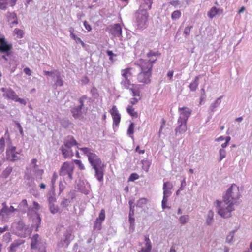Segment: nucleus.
Segmentation results:
<instances>
[{
  "instance_id": "39",
  "label": "nucleus",
  "mask_w": 252,
  "mask_h": 252,
  "mask_svg": "<svg viewBox=\"0 0 252 252\" xmlns=\"http://www.w3.org/2000/svg\"><path fill=\"white\" fill-rule=\"evenodd\" d=\"M105 218V212L104 209H101L99 214V217L96 219L97 221L102 222Z\"/></svg>"
},
{
  "instance_id": "47",
  "label": "nucleus",
  "mask_w": 252,
  "mask_h": 252,
  "mask_svg": "<svg viewBox=\"0 0 252 252\" xmlns=\"http://www.w3.org/2000/svg\"><path fill=\"white\" fill-rule=\"evenodd\" d=\"M2 205L3 208L0 210V216H3L4 213H8V207L6 205V203H3Z\"/></svg>"
},
{
  "instance_id": "3",
  "label": "nucleus",
  "mask_w": 252,
  "mask_h": 252,
  "mask_svg": "<svg viewBox=\"0 0 252 252\" xmlns=\"http://www.w3.org/2000/svg\"><path fill=\"white\" fill-rule=\"evenodd\" d=\"M136 23L139 29L145 28L148 22V14L146 10L140 6L139 9L135 13Z\"/></svg>"
},
{
  "instance_id": "6",
  "label": "nucleus",
  "mask_w": 252,
  "mask_h": 252,
  "mask_svg": "<svg viewBox=\"0 0 252 252\" xmlns=\"http://www.w3.org/2000/svg\"><path fill=\"white\" fill-rule=\"evenodd\" d=\"M156 60V59L149 60L140 59L134 62V64L140 69L141 71L152 72L153 63Z\"/></svg>"
},
{
  "instance_id": "48",
  "label": "nucleus",
  "mask_w": 252,
  "mask_h": 252,
  "mask_svg": "<svg viewBox=\"0 0 252 252\" xmlns=\"http://www.w3.org/2000/svg\"><path fill=\"white\" fill-rule=\"evenodd\" d=\"M173 186L172 184L170 182H164L163 184V189H166L168 190H171Z\"/></svg>"
},
{
  "instance_id": "19",
  "label": "nucleus",
  "mask_w": 252,
  "mask_h": 252,
  "mask_svg": "<svg viewBox=\"0 0 252 252\" xmlns=\"http://www.w3.org/2000/svg\"><path fill=\"white\" fill-rule=\"evenodd\" d=\"M163 189V199L162 200V207L163 209L165 208H169L168 206H166V204L167 202L168 198L171 195L172 192L170 190H168L166 189Z\"/></svg>"
},
{
  "instance_id": "21",
  "label": "nucleus",
  "mask_w": 252,
  "mask_h": 252,
  "mask_svg": "<svg viewBox=\"0 0 252 252\" xmlns=\"http://www.w3.org/2000/svg\"><path fill=\"white\" fill-rule=\"evenodd\" d=\"M222 13V10L218 9L216 7H212L208 13V17L212 19L217 14H220Z\"/></svg>"
},
{
  "instance_id": "37",
  "label": "nucleus",
  "mask_w": 252,
  "mask_h": 252,
  "mask_svg": "<svg viewBox=\"0 0 252 252\" xmlns=\"http://www.w3.org/2000/svg\"><path fill=\"white\" fill-rule=\"evenodd\" d=\"M181 12L180 10H175L171 14V18L173 20H176L180 18Z\"/></svg>"
},
{
  "instance_id": "58",
  "label": "nucleus",
  "mask_w": 252,
  "mask_h": 252,
  "mask_svg": "<svg viewBox=\"0 0 252 252\" xmlns=\"http://www.w3.org/2000/svg\"><path fill=\"white\" fill-rule=\"evenodd\" d=\"M235 231H232L230 232L229 234V235L226 237V241L228 243H231L233 240V238L234 237Z\"/></svg>"
},
{
  "instance_id": "33",
  "label": "nucleus",
  "mask_w": 252,
  "mask_h": 252,
  "mask_svg": "<svg viewBox=\"0 0 252 252\" xmlns=\"http://www.w3.org/2000/svg\"><path fill=\"white\" fill-rule=\"evenodd\" d=\"M19 207L23 213L26 212V209L28 208L27 201L26 199H23L19 204Z\"/></svg>"
},
{
  "instance_id": "11",
  "label": "nucleus",
  "mask_w": 252,
  "mask_h": 252,
  "mask_svg": "<svg viewBox=\"0 0 252 252\" xmlns=\"http://www.w3.org/2000/svg\"><path fill=\"white\" fill-rule=\"evenodd\" d=\"M179 111L180 112V115L178 118V121L187 122L188 118L189 117L192 111L189 108L180 107Z\"/></svg>"
},
{
  "instance_id": "62",
  "label": "nucleus",
  "mask_w": 252,
  "mask_h": 252,
  "mask_svg": "<svg viewBox=\"0 0 252 252\" xmlns=\"http://www.w3.org/2000/svg\"><path fill=\"white\" fill-rule=\"evenodd\" d=\"M139 178V176L136 173H132L130 175L129 178V181H134V180L138 179Z\"/></svg>"
},
{
  "instance_id": "13",
  "label": "nucleus",
  "mask_w": 252,
  "mask_h": 252,
  "mask_svg": "<svg viewBox=\"0 0 252 252\" xmlns=\"http://www.w3.org/2000/svg\"><path fill=\"white\" fill-rule=\"evenodd\" d=\"M1 90L3 92V96L8 99L14 100L17 95L15 92L10 88H2Z\"/></svg>"
},
{
  "instance_id": "10",
  "label": "nucleus",
  "mask_w": 252,
  "mask_h": 252,
  "mask_svg": "<svg viewBox=\"0 0 252 252\" xmlns=\"http://www.w3.org/2000/svg\"><path fill=\"white\" fill-rule=\"evenodd\" d=\"M63 237V240H61L57 244L59 248H62L64 246H65V247H68L71 241L73 238L72 235V231L70 229L66 230L64 233Z\"/></svg>"
},
{
  "instance_id": "12",
  "label": "nucleus",
  "mask_w": 252,
  "mask_h": 252,
  "mask_svg": "<svg viewBox=\"0 0 252 252\" xmlns=\"http://www.w3.org/2000/svg\"><path fill=\"white\" fill-rule=\"evenodd\" d=\"M151 75V72L141 71L138 74L137 79L139 82L147 84L150 83Z\"/></svg>"
},
{
  "instance_id": "46",
  "label": "nucleus",
  "mask_w": 252,
  "mask_h": 252,
  "mask_svg": "<svg viewBox=\"0 0 252 252\" xmlns=\"http://www.w3.org/2000/svg\"><path fill=\"white\" fill-rule=\"evenodd\" d=\"M220 157L219 161H221L226 156V151L224 149H220L219 150Z\"/></svg>"
},
{
  "instance_id": "29",
  "label": "nucleus",
  "mask_w": 252,
  "mask_h": 252,
  "mask_svg": "<svg viewBox=\"0 0 252 252\" xmlns=\"http://www.w3.org/2000/svg\"><path fill=\"white\" fill-rule=\"evenodd\" d=\"M55 75L53 78L56 80V85L59 86H62L63 85V80H62L60 76V73L59 71L55 73Z\"/></svg>"
},
{
  "instance_id": "55",
  "label": "nucleus",
  "mask_w": 252,
  "mask_h": 252,
  "mask_svg": "<svg viewBox=\"0 0 252 252\" xmlns=\"http://www.w3.org/2000/svg\"><path fill=\"white\" fill-rule=\"evenodd\" d=\"M160 54L158 52H154L153 51L150 50L149 52L147 54V56L148 58H150L153 56L157 57L159 56Z\"/></svg>"
},
{
  "instance_id": "9",
  "label": "nucleus",
  "mask_w": 252,
  "mask_h": 252,
  "mask_svg": "<svg viewBox=\"0 0 252 252\" xmlns=\"http://www.w3.org/2000/svg\"><path fill=\"white\" fill-rule=\"evenodd\" d=\"M19 152L16 151V147L11 145V142L8 144L6 151V158L11 161H14L19 159L20 158L18 156L19 154Z\"/></svg>"
},
{
  "instance_id": "2",
  "label": "nucleus",
  "mask_w": 252,
  "mask_h": 252,
  "mask_svg": "<svg viewBox=\"0 0 252 252\" xmlns=\"http://www.w3.org/2000/svg\"><path fill=\"white\" fill-rule=\"evenodd\" d=\"M77 148L88 157V161L92 169L94 170V177L99 182L102 183L104 180V167L105 166L100 158L93 152L92 149L89 148H79L78 146Z\"/></svg>"
},
{
  "instance_id": "23",
  "label": "nucleus",
  "mask_w": 252,
  "mask_h": 252,
  "mask_svg": "<svg viewBox=\"0 0 252 252\" xmlns=\"http://www.w3.org/2000/svg\"><path fill=\"white\" fill-rule=\"evenodd\" d=\"M214 213L212 210H209L206 215V223L208 225H211L214 222Z\"/></svg>"
},
{
  "instance_id": "20",
  "label": "nucleus",
  "mask_w": 252,
  "mask_h": 252,
  "mask_svg": "<svg viewBox=\"0 0 252 252\" xmlns=\"http://www.w3.org/2000/svg\"><path fill=\"white\" fill-rule=\"evenodd\" d=\"M83 108H80L79 106H76L73 107L71 110V112L72 113V116L75 119H78L79 118L82 114V110Z\"/></svg>"
},
{
  "instance_id": "54",
  "label": "nucleus",
  "mask_w": 252,
  "mask_h": 252,
  "mask_svg": "<svg viewBox=\"0 0 252 252\" xmlns=\"http://www.w3.org/2000/svg\"><path fill=\"white\" fill-rule=\"evenodd\" d=\"M142 163L143 164V168L145 171H147L149 169V167L150 165V162L147 160H142Z\"/></svg>"
},
{
  "instance_id": "25",
  "label": "nucleus",
  "mask_w": 252,
  "mask_h": 252,
  "mask_svg": "<svg viewBox=\"0 0 252 252\" xmlns=\"http://www.w3.org/2000/svg\"><path fill=\"white\" fill-rule=\"evenodd\" d=\"M122 76L123 80H130L132 73L130 68H126L122 70Z\"/></svg>"
},
{
  "instance_id": "64",
  "label": "nucleus",
  "mask_w": 252,
  "mask_h": 252,
  "mask_svg": "<svg viewBox=\"0 0 252 252\" xmlns=\"http://www.w3.org/2000/svg\"><path fill=\"white\" fill-rule=\"evenodd\" d=\"M15 33L18 35L20 38L22 37L23 36V31L19 29H15L14 30Z\"/></svg>"
},
{
  "instance_id": "53",
  "label": "nucleus",
  "mask_w": 252,
  "mask_h": 252,
  "mask_svg": "<svg viewBox=\"0 0 252 252\" xmlns=\"http://www.w3.org/2000/svg\"><path fill=\"white\" fill-rule=\"evenodd\" d=\"M134 124L133 123H131L129 126L128 130H127V134L128 135H132L134 133Z\"/></svg>"
},
{
  "instance_id": "35",
  "label": "nucleus",
  "mask_w": 252,
  "mask_h": 252,
  "mask_svg": "<svg viewBox=\"0 0 252 252\" xmlns=\"http://www.w3.org/2000/svg\"><path fill=\"white\" fill-rule=\"evenodd\" d=\"M127 113L132 117H137L138 116L137 112L134 111V108L132 106L128 105L126 108Z\"/></svg>"
},
{
  "instance_id": "40",
  "label": "nucleus",
  "mask_w": 252,
  "mask_h": 252,
  "mask_svg": "<svg viewBox=\"0 0 252 252\" xmlns=\"http://www.w3.org/2000/svg\"><path fill=\"white\" fill-rule=\"evenodd\" d=\"M88 99V97L86 95H82L81 97H80L78 99V102L80 103V105L78 106L80 107V108H83L84 107V103L85 100H86Z\"/></svg>"
},
{
  "instance_id": "15",
  "label": "nucleus",
  "mask_w": 252,
  "mask_h": 252,
  "mask_svg": "<svg viewBox=\"0 0 252 252\" xmlns=\"http://www.w3.org/2000/svg\"><path fill=\"white\" fill-rule=\"evenodd\" d=\"M111 114L113 120V126H118L121 120V116L115 106H113L111 110Z\"/></svg>"
},
{
  "instance_id": "36",
  "label": "nucleus",
  "mask_w": 252,
  "mask_h": 252,
  "mask_svg": "<svg viewBox=\"0 0 252 252\" xmlns=\"http://www.w3.org/2000/svg\"><path fill=\"white\" fill-rule=\"evenodd\" d=\"M147 200L146 198H140L137 201L136 206H137V207H138L140 208H143L145 206V205L147 203Z\"/></svg>"
},
{
  "instance_id": "17",
  "label": "nucleus",
  "mask_w": 252,
  "mask_h": 252,
  "mask_svg": "<svg viewBox=\"0 0 252 252\" xmlns=\"http://www.w3.org/2000/svg\"><path fill=\"white\" fill-rule=\"evenodd\" d=\"M178 123L179 124V126L177 127L175 130V134L177 136L178 134H182V133H185L187 129V122H182V121H178Z\"/></svg>"
},
{
  "instance_id": "63",
  "label": "nucleus",
  "mask_w": 252,
  "mask_h": 252,
  "mask_svg": "<svg viewBox=\"0 0 252 252\" xmlns=\"http://www.w3.org/2000/svg\"><path fill=\"white\" fill-rule=\"evenodd\" d=\"M57 178H58V175L56 172H54L53 173L52 178L51 179V184H52V185L53 187L54 186Z\"/></svg>"
},
{
  "instance_id": "42",
  "label": "nucleus",
  "mask_w": 252,
  "mask_h": 252,
  "mask_svg": "<svg viewBox=\"0 0 252 252\" xmlns=\"http://www.w3.org/2000/svg\"><path fill=\"white\" fill-rule=\"evenodd\" d=\"M70 203V200L68 199L63 198L60 203V205L63 208L68 207Z\"/></svg>"
},
{
  "instance_id": "5",
  "label": "nucleus",
  "mask_w": 252,
  "mask_h": 252,
  "mask_svg": "<svg viewBox=\"0 0 252 252\" xmlns=\"http://www.w3.org/2000/svg\"><path fill=\"white\" fill-rule=\"evenodd\" d=\"M31 248L32 250H37V252H46V242L37 234L31 238Z\"/></svg>"
},
{
  "instance_id": "18",
  "label": "nucleus",
  "mask_w": 252,
  "mask_h": 252,
  "mask_svg": "<svg viewBox=\"0 0 252 252\" xmlns=\"http://www.w3.org/2000/svg\"><path fill=\"white\" fill-rule=\"evenodd\" d=\"M24 240L21 239L15 240L9 248V252H16L19 247L24 244Z\"/></svg>"
},
{
  "instance_id": "45",
  "label": "nucleus",
  "mask_w": 252,
  "mask_h": 252,
  "mask_svg": "<svg viewBox=\"0 0 252 252\" xmlns=\"http://www.w3.org/2000/svg\"><path fill=\"white\" fill-rule=\"evenodd\" d=\"M5 138L2 137L0 138V152H3L5 149Z\"/></svg>"
},
{
  "instance_id": "28",
  "label": "nucleus",
  "mask_w": 252,
  "mask_h": 252,
  "mask_svg": "<svg viewBox=\"0 0 252 252\" xmlns=\"http://www.w3.org/2000/svg\"><path fill=\"white\" fill-rule=\"evenodd\" d=\"M7 17L8 21L9 22H11V24H17L18 23L17 20V15L14 12H8L7 13Z\"/></svg>"
},
{
  "instance_id": "16",
  "label": "nucleus",
  "mask_w": 252,
  "mask_h": 252,
  "mask_svg": "<svg viewBox=\"0 0 252 252\" xmlns=\"http://www.w3.org/2000/svg\"><path fill=\"white\" fill-rule=\"evenodd\" d=\"M63 143L64 146L67 149H70L74 145H78L76 140L72 136H68L66 137L64 140Z\"/></svg>"
},
{
  "instance_id": "51",
  "label": "nucleus",
  "mask_w": 252,
  "mask_h": 252,
  "mask_svg": "<svg viewBox=\"0 0 252 252\" xmlns=\"http://www.w3.org/2000/svg\"><path fill=\"white\" fill-rule=\"evenodd\" d=\"M133 214H134V211H133V210H132L131 206H130V211L129 215V221L131 225L133 224L134 223V221H135L134 218L132 217V216H131L132 215H133Z\"/></svg>"
},
{
  "instance_id": "57",
  "label": "nucleus",
  "mask_w": 252,
  "mask_h": 252,
  "mask_svg": "<svg viewBox=\"0 0 252 252\" xmlns=\"http://www.w3.org/2000/svg\"><path fill=\"white\" fill-rule=\"evenodd\" d=\"M192 28V26H187L186 27L184 31V34H185V37H187L190 34V29Z\"/></svg>"
},
{
  "instance_id": "49",
  "label": "nucleus",
  "mask_w": 252,
  "mask_h": 252,
  "mask_svg": "<svg viewBox=\"0 0 252 252\" xmlns=\"http://www.w3.org/2000/svg\"><path fill=\"white\" fill-rule=\"evenodd\" d=\"M74 163L78 166V168L80 170H85V168L83 164L82 163L81 161L80 160H74Z\"/></svg>"
},
{
  "instance_id": "31",
  "label": "nucleus",
  "mask_w": 252,
  "mask_h": 252,
  "mask_svg": "<svg viewBox=\"0 0 252 252\" xmlns=\"http://www.w3.org/2000/svg\"><path fill=\"white\" fill-rule=\"evenodd\" d=\"M34 173V175L36 177L37 181H39L42 179V176L44 173V171L42 169H36L32 171Z\"/></svg>"
},
{
  "instance_id": "61",
  "label": "nucleus",
  "mask_w": 252,
  "mask_h": 252,
  "mask_svg": "<svg viewBox=\"0 0 252 252\" xmlns=\"http://www.w3.org/2000/svg\"><path fill=\"white\" fill-rule=\"evenodd\" d=\"M35 221L36 222V229H35V231H38V228L39 227V225H40V222H41V218H40V217L39 215H37V218H36V220H35Z\"/></svg>"
},
{
  "instance_id": "14",
  "label": "nucleus",
  "mask_w": 252,
  "mask_h": 252,
  "mask_svg": "<svg viewBox=\"0 0 252 252\" xmlns=\"http://www.w3.org/2000/svg\"><path fill=\"white\" fill-rule=\"evenodd\" d=\"M109 33L116 37L121 38L122 36V28L120 24H114L109 30Z\"/></svg>"
},
{
  "instance_id": "59",
  "label": "nucleus",
  "mask_w": 252,
  "mask_h": 252,
  "mask_svg": "<svg viewBox=\"0 0 252 252\" xmlns=\"http://www.w3.org/2000/svg\"><path fill=\"white\" fill-rule=\"evenodd\" d=\"M91 93L92 94L94 98H96L98 96V94L97 93V90L96 88L93 87L91 90Z\"/></svg>"
},
{
  "instance_id": "32",
  "label": "nucleus",
  "mask_w": 252,
  "mask_h": 252,
  "mask_svg": "<svg viewBox=\"0 0 252 252\" xmlns=\"http://www.w3.org/2000/svg\"><path fill=\"white\" fill-rule=\"evenodd\" d=\"M129 80L122 79L121 82V85L125 89H129L132 87V85Z\"/></svg>"
},
{
  "instance_id": "1",
  "label": "nucleus",
  "mask_w": 252,
  "mask_h": 252,
  "mask_svg": "<svg viewBox=\"0 0 252 252\" xmlns=\"http://www.w3.org/2000/svg\"><path fill=\"white\" fill-rule=\"evenodd\" d=\"M240 197L239 187L235 184L232 185L223 195V201H216L218 214L224 218L231 217V212L234 210V205L236 204Z\"/></svg>"
},
{
  "instance_id": "22",
  "label": "nucleus",
  "mask_w": 252,
  "mask_h": 252,
  "mask_svg": "<svg viewBox=\"0 0 252 252\" xmlns=\"http://www.w3.org/2000/svg\"><path fill=\"white\" fill-rule=\"evenodd\" d=\"M139 85L132 84V87L129 89V90L131 91L132 96H138L139 97H141L139 91Z\"/></svg>"
},
{
  "instance_id": "60",
  "label": "nucleus",
  "mask_w": 252,
  "mask_h": 252,
  "mask_svg": "<svg viewBox=\"0 0 252 252\" xmlns=\"http://www.w3.org/2000/svg\"><path fill=\"white\" fill-rule=\"evenodd\" d=\"M56 199L54 195H50L48 197L49 205L54 204Z\"/></svg>"
},
{
  "instance_id": "8",
  "label": "nucleus",
  "mask_w": 252,
  "mask_h": 252,
  "mask_svg": "<svg viewBox=\"0 0 252 252\" xmlns=\"http://www.w3.org/2000/svg\"><path fill=\"white\" fill-rule=\"evenodd\" d=\"M74 169V166L72 163L65 162L63 164L59 171V175L63 177H66V178L71 181L73 179Z\"/></svg>"
},
{
  "instance_id": "27",
  "label": "nucleus",
  "mask_w": 252,
  "mask_h": 252,
  "mask_svg": "<svg viewBox=\"0 0 252 252\" xmlns=\"http://www.w3.org/2000/svg\"><path fill=\"white\" fill-rule=\"evenodd\" d=\"M222 97V96H220L214 102L211 104L209 109L211 112H214L215 111V108H217L220 105Z\"/></svg>"
},
{
  "instance_id": "44",
  "label": "nucleus",
  "mask_w": 252,
  "mask_h": 252,
  "mask_svg": "<svg viewBox=\"0 0 252 252\" xmlns=\"http://www.w3.org/2000/svg\"><path fill=\"white\" fill-rule=\"evenodd\" d=\"M61 124L62 126L65 128L68 127L72 123L67 119H63L61 121Z\"/></svg>"
},
{
  "instance_id": "34",
  "label": "nucleus",
  "mask_w": 252,
  "mask_h": 252,
  "mask_svg": "<svg viewBox=\"0 0 252 252\" xmlns=\"http://www.w3.org/2000/svg\"><path fill=\"white\" fill-rule=\"evenodd\" d=\"M145 247L144 248L146 249L148 252H151L152 249V245L148 237H145Z\"/></svg>"
},
{
  "instance_id": "41",
  "label": "nucleus",
  "mask_w": 252,
  "mask_h": 252,
  "mask_svg": "<svg viewBox=\"0 0 252 252\" xmlns=\"http://www.w3.org/2000/svg\"><path fill=\"white\" fill-rule=\"evenodd\" d=\"M189 220V217L188 215H183L180 217L179 218V221L182 225L185 224Z\"/></svg>"
},
{
  "instance_id": "52",
  "label": "nucleus",
  "mask_w": 252,
  "mask_h": 252,
  "mask_svg": "<svg viewBox=\"0 0 252 252\" xmlns=\"http://www.w3.org/2000/svg\"><path fill=\"white\" fill-rule=\"evenodd\" d=\"M11 234L9 232L6 233L3 236V241L7 243L11 241Z\"/></svg>"
},
{
  "instance_id": "43",
  "label": "nucleus",
  "mask_w": 252,
  "mask_h": 252,
  "mask_svg": "<svg viewBox=\"0 0 252 252\" xmlns=\"http://www.w3.org/2000/svg\"><path fill=\"white\" fill-rule=\"evenodd\" d=\"M8 4V0H0V9L5 10Z\"/></svg>"
},
{
  "instance_id": "24",
  "label": "nucleus",
  "mask_w": 252,
  "mask_h": 252,
  "mask_svg": "<svg viewBox=\"0 0 252 252\" xmlns=\"http://www.w3.org/2000/svg\"><path fill=\"white\" fill-rule=\"evenodd\" d=\"M199 75L196 76L194 80L189 86L190 91H195L199 85Z\"/></svg>"
},
{
  "instance_id": "7",
  "label": "nucleus",
  "mask_w": 252,
  "mask_h": 252,
  "mask_svg": "<svg viewBox=\"0 0 252 252\" xmlns=\"http://www.w3.org/2000/svg\"><path fill=\"white\" fill-rule=\"evenodd\" d=\"M12 50V44L8 43L3 36H0V52L5 54L1 58L5 61H8L7 57L11 55Z\"/></svg>"
},
{
  "instance_id": "50",
  "label": "nucleus",
  "mask_w": 252,
  "mask_h": 252,
  "mask_svg": "<svg viewBox=\"0 0 252 252\" xmlns=\"http://www.w3.org/2000/svg\"><path fill=\"white\" fill-rule=\"evenodd\" d=\"M101 223L102 222L96 220L94 226V229L100 230L101 229Z\"/></svg>"
},
{
  "instance_id": "38",
  "label": "nucleus",
  "mask_w": 252,
  "mask_h": 252,
  "mask_svg": "<svg viewBox=\"0 0 252 252\" xmlns=\"http://www.w3.org/2000/svg\"><path fill=\"white\" fill-rule=\"evenodd\" d=\"M12 171V167L8 166L2 172V176L5 178H7L8 176L10 174Z\"/></svg>"
},
{
  "instance_id": "26",
  "label": "nucleus",
  "mask_w": 252,
  "mask_h": 252,
  "mask_svg": "<svg viewBox=\"0 0 252 252\" xmlns=\"http://www.w3.org/2000/svg\"><path fill=\"white\" fill-rule=\"evenodd\" d=\"M60 149L64 158L71 157L73 156L72 150H69V149L65 148L63 145L61 146Z\"/></svg>"
},
{
  "instance_id": "30",
  "label": "nucleus",
  "mask_w": 252,
  "mask_h": 252,
  "mask_svg": "<svg viewBox=\"0 0 252 252\" xmlns=\"http://www.w3.org/2000/svg\"><path fill=\"white\" fill-rule=\"evenodd\" d=\"M49 208L50 212L55 214L57 213H61V211H60L59 207L57 205H55V204L49 205Z\"/></svg>"
},
{
  "instance_id": "4",
  "label": "nucleus",
  "mask_w": 252,
  "mask_h": 252,
  "mask_svg": "<svg viewBox=\"0 0 252 252\" xmlns=\"http://www.w3.org/2000/svg\"><path fill=\"white\" fill-rule=\"evenodd\" d=\"M12 227L13 233L20 237L25 238L31 233L30 229L22 221L14 222Z\"/></svg>"
},
{
  "instance_id": "56",
  "label": "nucleus",
  "mask_w": 252,
  "mask_h": 252,
  "mask_svg": "<svg viewBox=\"0 0 252 252\" xmlns=\"http://www.w3.org/2000/svg\"><path fill=\"white\" fill-rule=\"evenodd\" d=\"M37 162V160L35 158H33L31 160V165L32 166V171L38 168V166L36 164Z\"/></svg>"
}]
</instances>
